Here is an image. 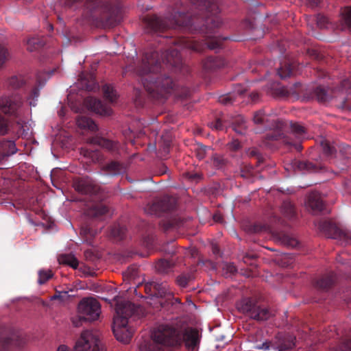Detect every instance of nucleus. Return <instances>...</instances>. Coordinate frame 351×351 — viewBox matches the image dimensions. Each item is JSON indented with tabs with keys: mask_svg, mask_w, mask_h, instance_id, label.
<instances>
[{
	"mask_svg": "<svg viewBox=\"0 0 351 351\" xmlns=\"http://www.w3.org/2000/svg\"><path fill=\"white\" fill-rule=\"evenodd\" d=\"M282 242L285 245L291 247H295L298 245V240L295 238H293L289 235L283 236Z\"/></svg>",
	"mask_w": 351,
	"mask_h": 351,
	"instance_id": "nucleus-39",
	"label": "nucleus"
},
{
	"mask_svg": "<svg viewBox=\"0 0 351 351\" xmlns=\"http://www.w3.org/2000/svg\"><path fill=\"white\" fill-rule=\"evenodd\" d=\"M176 206L175 199L165 197L160 200H156L152 204H147L145 208V212L149 214H158L172 210Z\"/></svg>",
	"mask_w": 351,
	"mask_h": 351,
	"instance_id": "nucleus-10",
	"label": "nucleus"
},
{
	"mask_svg": "<svg viewBox=\"0 0 351 351\" xmlns=\"http://www.w3.org/2000/svg\"><path fill=\"white\" fill-rule=\"evenodd\" d=\"M154 288L158 291V293L160 296L166 294V289L165 287H163L162 285H159L158 283H154L153 285Z\"/></svg>",
	"mask_w": 351,
	"mask_h": 351,
	"instance_id": "nucleus-51",
	"label": "nucleus"
},
{
	"mask_svg": "<svg viewBox=\"0 0 351 351\" xmlns=\"http://www.w3.org/2000/svg\"><path fill=\"white\" fill-rule=\"evenodd\" d=\"M208 147L202 145L198 144L197 145V147L195 149V152L196 154V156L199 159L202 160L205 158L206 154V149Z\"/></svg>",
	"mask_w": 351,
	"mask_h": 351,
	"instance_id": "nucleus-38",
	"label": "nucleus"
},
{
	"mask_svg": "<svg viewBox=\"0 0 351 351\" xmlns=\"http://www.w3.org/2000/svg\"><path fill=\"white\" fill-rule=\"evenodd\" d=\"M273 94L276 97H286L290 94V91L285 86H280L274 90Z\"/></svg>",
	"mask_w": 351,
	"mask_h": 351,
	"instance_id": "nucleus-42",
	"label": "nucleus"
},
{
	"mask_svg": "<svg viewBox=\"0 0 351 351\" xmlns=\"http://www.w3.org/2000/svg\"><path fill=\"white\" fill-rule=\"evenodd\" d=\"M210 22V23L213 22V27H218L220 23L218 20H217V21H215L214 19H208L207 23L208 24Z\"/></svg>",
	"mask_w": 351,
	"mask_h": 351,
	"instance_id": "nucleus-59",
	"label": "nucleus"
},
{
	"mask_svg": "<svg viewBox=\"0 0 351 351\" xmlns=\"http://www.w3.org/2000/svg\"><path fill=\"white\" fill-rule=\"evenodd\" d=\"M17 81V77H12L10 80V84L11 85H12L13 86L16 87V86H15V82Z\"/></svg>",
	"mask_w": 351,
	"mask_h": 351,
	"instance_id": "nucleus-62",
	"label": "nucleus"
},
{
	"mask_svg": "<svg viewBox=\"0 0 351 351\" xmlns=\"http://www.w3.org/2000/svg\"><path fill=\"white\" fill-rule=\"evenodd\" d=\"M292 132L296 135H302L305 133V128L298 123H293L291 125Z\"/></svg>",
	"mask_w": 351,
	"mask_h": 351,
	"instance_id": "nucleus-45",
	"label": "nucleus"
},
{
	"mask_svg": "<svg viewBox=\"0 0 351 351\" xmlns=\"http://www.w3.org/2000/svg\"><path fill=\"white\" fill-rule=\"evenodd\" d=\"M74 351H104V349L96 334L90 330H85L77 340Z\"/></svg>",
	"mask_w": 351,
	"mask_h": 351,
	"instance_id": "nucleus-6",
	"label": "nucleus"
},
{
	"mask_svg": "<svg viewBox=\"0 0 351 351\" xmlns=\"http://www.w3.org/2000/svg\"><path fill=\"white\" fill-rule=\"evenodd\" d=\"M177 282L180 286L184 287L188 284V278L184 276H180L177 278Z\"/></svg>",
	"mask_w": 351,
	"mask_h": 351,
	"instance_id": "nucleus-52",
	"label": "nucleus"
},
{
	"mask_svg": "<svg viewBox=\"0 0 351 351\" xmlns=\"http://www.w3.org/2000/svg\"><path fill=\"white\" fill-rule=\"evenodd\" d=\"M265 119L266 116L262 111L257 112L254 116V121L255 123H263Z\"/></svg>",
	"mask_w": 351,
	"mask_h": 351,
	"instance_id": "nucleus-47",
	"label": "nucleus"
},
{
	"mask_svg": "<svg viewBox=\"0 0 351 351\" xmlns=\"http://www.w3.org/2000/svg\"><path fill=\"white\" fill-rule=\"evenodd\" d=\"M23 107V100L19 95L2 97L0 99V109L5 114L16 115Z\"/></svg>",
	"mask_w": 351,
	"mask_h": 351,
	"instance_id": "nucleus-9",
	"label": "nucleus"
},
{
	"mask_svg": "<svg viewBox=\"0 0 351 351\" xmlns=\"http://www.w3.org/2000/svg\"><path fill=\"white\" fill-rule=\"evenodd\" d=\"M182 341L189 350H193L199 343V333L196 329L187 328L182 332Z\"/></svg>",
	"mask_w": 351,
	"mask_h": 351,
	"instance_id": "nucleus-15",
	"label": "nucleus"
},
{
	"mask_svg": "<svg viewBox=\"0 0 351 351\" xmlns=\"http://www.w3.org/2000/svg\"><path fill=\"white\" fill-rule=\"evenodd\" d=\"M112 331L116 339L125 343L130 341L133 334L132 330L128 327V321L120 316L114 317Z\"/></svg>",
	"mask_w": 351,
	"mask_h": 351,
	"instance_id": "nucleus-7",
	"label": "nucleus"
},
{
	"mask_svg": "<svg viewBox=\"0 0 351 351\" xmlns=\"http://www.w3.org/2000/svg\"><path fill=\"white\" fill-rule=\"evenodd\" d=\"M281 212L283 215L288 218L291 219L295 216V208L293 204L289 201H285L281 206Z\"/></svg>",
	"mask_w": 351,
	"mask_h": 351,
	"instance_id": "nucleus-23",
	"label": "nucleus"
},
{
	"mask_svg": "<svg viewBox=\"0 0 351 351\" xmlns=\"http://www.w3.org/2000/svg\"><path fill=\"white\" fill-rule=\"evenodd\" d=\"M158 57L157 52L145 54L136 69V72L142 76V83L148 92L156 93L163 96L172 88L173 82L171 79L168 77L158 76L161 65L156 60Z\"/></svg>",
	"mask_w": 351,
	"mask_h": 351,
	"instance_id": "nucleus-1",
	"label": "nucleus"
},
{
	"mask_svg": "<svg viewBox=\"0 0 351 351\" xmlns=\"http://www.w3.org/2000/svg\"><path fill=\"white\" fill-rule=\"evenodd\" d=\"M230 149L237 150L240 147V143L238 141H234L228 144Z\"/></svg>",
	"mask_w": 351,
	"mask_h": 351,
	"instance_id": "nucleus-56",
	"label": "nucleus"
},
{
	"mask_svg": "<svg viewBox=\"0 0 351 351\" xmlns=\"http://www.w3.org/2000/svg\"><path fill=\"white\" fill-rule=\"evenodd\" d=\"M124 230L120 228H114L112 229L111 234L113 237L118 238L119 239H121L123 237Z\"/></svg>",
	"mask_w": 351,
	"mask_h": 351,
	"instance_id": "nucleus-48",
	"label": "nucleus"
},
{
	"mask_svg": "<svg viewBox=\"0 0 351 351\" xmlns=\"http://www.w3.org/2000/svg\"><path fill=\"white\" fill-rule=\"evenodd\" d=\"M306 206L313 213H317L322 210L324 203L320 195L317 192L311 193L307 197Z\"/></svg>",
	"mask_w": 351,
	"mask_h": 351,
	"instance_id": "nucleus-14",
	"label": "nucleus"
},
{
	"mask_svg": "<svg viewBox=\"0 0 351 351\" xmlns=\"http://www.w3.org/2000/svg\"><path fill=\"white\" fill-rule=\"evenodd\" d=\"M209 125L211 128L217 130H221L223 129L222 122L219 119H217L215 122L209 123Z\"/></svg>",
	"mask_w": 351,
	"mask_h": 351,
	"instance_id": "nucleus-50",
	"label": "nucleus"
},
{
	"mask_svg": "<svg viewBox=\"0 0 351 351\" xmlns=\"http://www.w3.org/2000/svg\"><path fill=\"white\" fill-rule=\"evenodd\" d=\"M234 130L236 132H238L239 134H243L245 131V126H241L240 130H237V128H234Z\"/></svg>",
	"mask_w": 351,
	"mask_h": 351,
	"instance_id": "nucleus-61",
	"label": "nucleus"
},
{
	"mask_svg": "<svg viewBox=\"0 0 351 351\" xmlns=\"http://www.w3.org/2000/svg\"><path fill=\"white\" fill-rule=\"evenodd\" d=\"M77 126L82 129H88L91 131L97 130L96 124L88 117L85 116L79 117L76 119Z\"/></svg>",
	"mask_w": 351,
	"mask_h": 351,
	"instance_id": "nucleus-20",
	"label": "nucleus"
},
{
	"mask_svg": "<svg viewBox=\"0 0 351 351\" xmlns=\"http://www.w3.org/2000/svg\"><path fill=\"white\" fill-rule=\"evenodd\" d=\"M163 64H169L173 66H178L181 62L180 56L177 49H172L162 54Z\"/></svg>",
	"mask_w": 351,
	"mask_h": 351,
	"instance_id": "nucleus-17",
	"label": "nucleus"
},
{
	"mask_svg": "<svg viewBox=\"0 0 351 351\" xmlns=\"http://www.w3.org/2000/svg\"><path fill=\"white\" fill-rule=\"evenodd\" d=\"M342 29L351 28V7H346L342 9L341 12Z\"/></svg>",
	"mask_w": 351,
	"mask_h": 351,
	"instance_id": "nucleus-22",
	"label": "nucleus"
},
{
	"mask_svg": "<svg viewBox=\"0 0 351 351\" xmlns=\"http://www.w3.org/2000/svg\"><path fill=\"white\" fill-rule=\"evenodd\" d=\"M86 104L89 109L101 116H109L112 112L110 108L103 104L100 100L95 98H88L86 100Z\"/></svg>",
	"mask_w": 351,
	"mask_h": 351,
	"instance_id": "nucleus-13",
	"label": "nucleus"
},
{
	"mask_svg": "<svg viewBox=\"0 0 351 351\" xmlns=\"http://www.w3.org/2000/svg\"><path fill=\"white\" fill-rule=\"evenodd\" d=\"M53 276L52 271L49 269L48 270H40L39 271V278L38 282L39 284L42 285L45 283L48 280H49Z\"/></svg>",
	"mask_w": 351,
	"mask_h": 351,
	"instance_id": "nucleus-33",
	"label": "nucleus"
},
{
	"mask_svg": "<svg viewBox=\"0 0 351 351\" xmlns=\"http://www.w3.org/2000/svg\"><path fill=\"white\" fill-rule=\"evenodd\" d=\"M213 165L217 168L222 167L224 164V159L222 156L215 154L212 156Z\"/></svg>",
	"mask_w": 351,
	"mask_h": 351,
	"instance_id": "nucleus-41",
	"label": "nucleus"
},
{
	"mask_svg": "<svg viewBox=\"0 0 351 351\" xmlns=\"http://www.w3.org/2000/svg\"><path fill=\"white\" fill-rule=\"evenodd\" d=\"M207 45L210 49H215L220 46V43L217 40H215L214 42H208Z\"/></svg>",
	"mask_w": 351,
	"mask_h": 351,
	"instance_id": "nucleus-55",
	"label": "nucleus"
},
{
	"mask_svg": "<svg viewBox=\"0 0 351 351\" xmlns=\"http://www.w3.org/2000/svg\"><path fill=\"white\" fill-rule=\"evenodd\" d=\"M80 154L86 158H90L94 162H99L102 160L101 154L97 151H92L85 148H82Z\"/></svg>",
	"mask_w": 351,
	"mask_h": 351,
	"instance_id": "nucleus-27",
	"label": "nucleus"
},
{
	"mask_svg": "<svg viewBox=\"0 0 351 351\" xmlns=\"http://www.w3.org/2000/svg\"><path fill=\"white\" fill-rule=\"evenodd\" d=\"M116 300V315L114 317H125L128 321L129 317L134 316L140 317L143 315V308L141 306H134L129 301L122 300L120 298H115Z\"/></svg>",
	"mask_w": 351,
	"mask_h": 351,
	"instance_id": "nucleus-8",
	"label": "nucleus"
},
{
	"mask_svg": "<svg viewBox=\"0 0 351 351\" xmlns=\"http://www.w3.org/2000/svg\"><path fill=\"white\" fill-rule=\"evenodd\" d=\"M138 348L140 351H164V347L152 339L141 342Z\"/></svg>",
	"mask_w": 351,
	"mask_h": 351,
	"instance_id": "nucleus-19",
	"label": "nucleus"
},
{
	"mask_svg": "<svg viewBox=\"0 0 351 351\" xmlns=\"http://www.w3.org/2000/svg\"><path fill=\"white\" fill-rule=\"evenodd\" d=\"M152 339L163 347L179 346L182 342V331L168 324H161L154 329Z\"/></svg>",
	"mask_w": 351,
	"mask_h": 351,
	"instance_id": "nucleus-3",
	"label": "nucleus"
},
{
	"mask_svg": "<svg viewBox=\"0 0 351 351\" xmlns=\"http://www.w3.org/2000/svg\"><path fill=\"white\" fill-rule=\"evenodd\" d=\"M58 260L60 264L69 265L73 269H76L79 265L78 261L72 254H61Z\"/></svg>",
	"mask_w": 351,
	"mask_h": 351,
	"instance_id": "nucleus-21",
	"label": "nucleus"
},
{
	"mask_svg": "<svg viewBox=\"0 0 351 351\" xmlns=\"http://www.w3.org/2000/svg\"><path fill=\"white\" fill-rule=\"evenodd\" d=\"M12 338L7 335L0 336V351H5L7 348L12 344Z\"/></svg>",
	"mask_w": 351,
	"mask_h": 351,
	"instance_id": "nucleus-34",
	"label": "nucleus"
},
{
	"mask_svg": "<svg viewBox=\"0 0 351 351\" xmlns=\"http://www.w3.org/2000/svg\"><path fill=\"white\" fill-rule=\"evenodd\" d=\"M32 94L34 95V97H38V95H39V90L38 88H35L32 90Z\"/></svg>",
	"mask_w": 351,
	"mask_h": 351,
	"instance_id": "nucleus-63",
	"label": "nucleus"
},
{
	"mask_svg": "<svg viewBox=\"0 0 351 351\" xmlns=\"http://www.w3.org/2000/svg\"><path fill=\"white\" fill-rule=\"evenodd\" d=\"M120 22V19L113 16V12L105 14L101 17V25L104 27H113Z\"/></svg>",
	"mask_w": 351,
	"mask_h": 351,
	"instance_id": "nucleus-24",
	"label": "nucleus"
},
{
	"mask_svg": "<svg viewBox=\"0 0 351 351\" xmlns=\"http://www.w3.org/2000/svg\"><path fill=\"white\" fill-rule=\"evenodd\" d=\"M101 313V305L93 298H84L80 301L77 307V315L72 317V323L75 327H80L84 322L97 320Z\"/></svg>",
	"mask_w": 351,
	"mask_h": 351,
	"instance_id": "nucleus-2",
	"label": "nucleus"
},
{
	"mask_svg": "<svg viewBox=\"0 0 351 351\" xmlns=\"http://www.w3.org/2000/svg\"><path fill=\"white\" fill-rule=\"evenodd\" d=\"M278 74L281 79L289 77L291 74L290 66H285V67L281 66L278 69Z\"/></svg>",
	"mask_w": 351,
	"mask_h": 351,
	"instance_id": "nucleus-40",
	"label": "nucleus"
},
{
	"mask_svg": "<svg viewBox=\"0 0 351 351\" xmlns=\"http://www.w3.org/2000/svg\"><path fill=\"white\" fill-rule=\"evenodd\" d=\"M213 219L215 221H220L221 217L220 215L216 214L214 215Z\"/></svg>",
	"mask_w": 351,
	"mask_h": 351,
	"instance_id": "nucleus-64",
	"label": "nucleus"
},
{
	"mask_svg": "<svg viewBox=\"0 0 351 351\" xmlns=\"http://www.w3.org/2000/svg\"><path fill=\"white\" fill-rule=\"evenodd\" d=\"M174 21L168 24L165 21L156 16H147L144 18V22L147 27L153 32H163L169 28H175L176 26L186 25L185 19L186 16L184 13L178 12L174 16Z\"/></svg>",
	"mask_w": 351,
	"mask_h": 351,
	"instance_id": "nucleus-5",
	"label": "nucleus"
},
{
	"mask_svg": "<svg viewBox=\"0 0 351 351\" xmlns=\"http://www.w3.org/2000/svg\"><path fill=\"white\" fill-rule=\"evenodd\" d=\"M57 351H71V350L67 346H66L64 345H61L58 347Z\"/></svg>",
	"mask_w": 351,
	"mask_h": 351,
	"instance_id": "nucleus-58",
	"label": "nucleus"
},
{
	"mask_svg": "<svg viewBox=\"0 0 351 351\" xmlns=\"http://www.w3.org/2000/svg\"><path fill=\"white\" fill-rule=\"evenodd\" d=\"M17 152L16 144L12 141H0V160L14 154Z\"/></svg>",
	"mask_w": 351,
	"mask_h": 351,
	"instance_id": "nucleus-16",
	"label": "nucleus"
},
{
	"mask_svg": "<svg viewBox=\"0 0 351 351\" xmlns=\"http://www.w3.org/2000/svg\"><path fill=\"white\" fill-rule=\"evenodd\" d=\"M10 58L8 50L0 44V69H1L5 63Z\"/></svg>",
	"mask_w": 351,
	"mask_h": 351,
	"instance_id": "nucleus-32",
	"label": "nucleus"
},
{
	"mask_svg": "<svg viewBox=\"0 0 351 351\" xmlns=\"http://www.w3.org/2000/svg\"><path fill=\"white\" fill-rule=\"evenodd\" d=\"M43 41L38 37H33L27 40V49L29 51H34L41 46H43Z\"/></svg>",
	"mask_w": 351,
	"mask_h": 351,
	"instance_id": "nucleus-30",
	"label": "nucleus"
},
{
	"mask_svg": "<svg viewBox=\"0 0 351 351\" xmlns=\"http://www.w3.org/2000/svg\"><path fill=\"white\" fill-rule=\"evenodd\" d=\"M220 102L223 104H228L232 103V99L230 96H224L220 98Z\"/></svg>",
	"mask_w": 351,
	"mask_h": 351,
	"instance_id": "nucleus-57",
	"label": "nucleus"
},
{
	"mask_svg": "<svg viewBox=\"0 0 351 351\" xmlns=\"http://www.w3.org/2000/svg\"><path fill=\"white\" fill-rule=\"evenodd\" d=\"M73 186L75 191L82 194H94L99 191V186L88 178L75 180Z\"/></svg>",
	"mask_w": 351,
	"mask_h": 351,
	"instance_id": "nucleus-11",
	"label": "nucleus"
},
{
	"mask_svg": "<svg viewBox=\"0 0 351 351\" xmlns=\"http://www.w3.org/2000/svg\"><path fill=\"white\" fill-rule=\"evenodd\" d=\"M173 264L171 261L162 260L157 263L156 265V269L161 273H167L172 267Z\"/></svg>",
	"mask_w": 351,
	"mask_h": 351,
	"instance_id": "nucleus-31",
	"label": "nucleus"
},
{
	"mask_svg": "<svg viewBox=\"0 0 351 351\" xmlns=\"http://www.w3.org/2000/svg\"><path fill=\"white\" fill-rule=\"evenodd\" d=\"M237 306L239 311L257 321L267 320L272 315L267 308L252 302L250 298L241 300L237 303Z\"/></svg>",
	"mask_w": 351,
	"mask_h": 351,
	"instance_id": "nucleus-4",
	"label": "nucleus"
},
{
	"mask_svg": "<svg viewBox=\"0 0 351 351\" xmlns=\"http://www.w3.org/2000/svg\"><path fill=\"white\" fill-rule=\"evenodd\" d=\"M80 234L84 236L86 239H90L97 234V232L92 230L88 226H82L81 228Z\"/></svg>",
	"mask_w": 351,
	"mask_h": 351,
	"instance_id": "nucleus-35",
	"label": "nucleus"
},
{
	"mask_svg": "<svg viewBox=\"0 0 351 351\" xmlns=\"http://www.w3.org/2000/svg\"><path fill=\"white\" fill-rule=\"evenodd\" d=\"M103 170L106 171L112 174H118L123 171V167L121 164L112 161L103 167Z\"/></svg>",
	"mask_w": 351,
	"mask_h": 351,
	"instance_id": "nucleus-26",
	"label": "nucleus"
},
{
	"mask_svg": "<svg viewBox=\"0 0 351 351\" xmlns=\"http://www.w3.org/2000/svg\"><path fill=\"white\" fill-rule=\"evenodd\" d=\"M87 143L99 145L112 153L117 152L119 149V143L117 141H111L98 136L87 139Z\"/></svg>",
	"mask_w": 351,
	"mask_h": 351,
	"instance_id": "nucleus-12",
	"label": "nucleus"
},
{
	"mask_svg": "<svg viewBox=\"0 0 351 351\" xmlns=\"http://www.w3.org/2000/svg\"><path fill=\"white\" fill-rule=\"evenodd\" d=\"M295 346L293 339L291 338L287 344H282L278 351H289Z\"/></svg>",
	"mask_w": 351,
	"mask_h": 351,
	"instance_id": "nucleus-49",
	"label": "nucleus"
},
{
	"mask_svg": "<svg viewBox=\"0 0 351 351\" xmlns=\"http://www.w3.org/2000/svg\"><path fill=\"white\" fill-rule=\"evenodd\" d=\"M224 65V60L219 57H208L203 62V67L207 71H214Z\"/></svg>",
	"mask_w": 351,
	"mask_h": 351,
	"instance_id": "nucleus-18",
	"label": "nucleus"
},
{
	"mask_svg": "<svg viewBox=\"0 0 351 351\" xmlns=\"http://www.w3.org/2000/svg\"><path fill=\"white\" fill-rule=\"evenodd\" d=\"M180 45L182 48L190 49L195 51H199L201 50L199 45L192 40L186 38L182 39L180 41Z\"/></svg>",
	"mask_w": 351,
	"mask_h": 351,
	"instance_id": "nucleus-28",
	"label": "nucleus"
},
{
	"mask_svg": "<svg viewBox=\"0 0 351 351\" xmlns=\"http://www.w3.org/2000/svg\"><path fill=\"white\" fill-rule=\"evenodd\" d=\"M104 97L110 102H115L117 99V94L114 88L108 84H106L102 88Z\"/></svg>",
	"mask_w": 351,
	"mask_h": 351,
	"instance_id": "nucleus-25",
	"label": "nucleus"
},
{
	"mask_svg": "<svg viewBox=\"0 0 351 351\" xmlns=\"http://www.w3.org/2000/svg\"><path fill=\"white\" fill-rule=\"evenodd\" d=\"M317 25L319 26L321 28L327 27V24L328 23V17L324 15H318L317 17Z\"/></svg>",
	"mask_w": 351,
	"mask_h": 351,
	"instance_id": "nucleus-46",
	"label": "nucleus"
},
{
	"mask_svg": "<svg viewBox=\"0 0 351 351\" xmlns=\"http://www.w3.org/2000/svg\"><path fill=\"white\" fill-rule=\"evenodd\" d=\"M108 211V208L106 206L99 204L90 208L88 211V215L93 217H99L105 215Z\"/></svg>",
	"mask_w": 351,
	"mask_h": 351,
	"instance_id": "nucleus-29",
	"label": "nucleus"
},
{
	"mask_svg": "<svg viewBox=\"0 0 351 351\" xmlns=\"http://www.w3.org/2000/svg\"><path fill=\"white\" fill-rule=\"evenodd\" d=\"M315 94L317 99L322 102L326 101L328 99L326 90L322 87H317L315 90Z\"/></svg>",
	"mask_w": 351,
	"mask_h": 351,
	"instance_id": "nucleus-37",
	"label": "nucleus"
},
{
	"mask_svg": "<svg viewBox=\"0 0 351 351\" xmlns=\"http://www.w3.org/2000/svg\"><path fill=\"white\" fill-rule=\"evenodd\" d=\"M224 269H226L230 274H233L237 271L236 267L232 263L226 264Z\"/></svg>",
	"mask_w": 351,
	"mask_h": 351,
	"instance_id": "nucleus-53",
	"label": "nucleus"
},
{
	"mask_svg": "<svg viewBox=\"0 0 351 351\" xmlns=\"http://www.w3.org/2000/svg\"><path fill=\"white\" fill-rule=\"evenodd\" d=\"M332 284V280L331 278H323L317 282V287L320 289H325L330 287Z\"/></svg>",
	"mask_w": 351,
	"mask_h": 351,
	"instance_id": "nucleus-36",
	"label": "nucleus"
},
{
	"mask_svg": "<svg viewBox=\"0 0 351 351\" xmlns=\"http://www.w3.org/2000/svg\"><path fill=\"white\" fill-rule=\"evenodd\" d=\"M343 237H344V240L347 244H351V237L350 236H349L348 234H345L343 236Z\"/></svg>",
	"mask_w": 351,
	"mask_h": 351,
	"instance_id": "nucleus-60",
	"label": "nucleus"
},
{
	"mask_svg": "<svg viewBox=\"0 0 351 351\" xmlns=\"http://www.w3.org/2000/svg\"><path fill=\"white\" fill-rule=\"evenodd\" d=\"M8 131V123L7 119L0 114V134L5 135Z\"/></svg>",
	"mask_w": 351,
	"mask_h": 351,
	"instance_id": "nucleus-43",
	"label": "nucleus"
},
{
	"mask_svg": "<svg viewBox=\"0 0 351 351\" xmlns=\"http://www.w3.org/2000/svg\"><path fill=\"white\" fill-rule=\"evenodd\" d=\"M321 146L324 153L327 155H332L335 152L334 147L330 146L329 143L326 141H323L321 143Z\"/></svg>",
	"mask_w": 351,
	"mask_h": 351,
	"instance_id": "nucleus-44",
	"label": "nucleus"
},
{
	"mask_svg": "<svg viewBox=\"0 0 351 351\" xmlns=\"http://www.w3.org/2000/svg\"><path fill=\"white\" fill-rule=\"evenodd\" d=\"M68 293V291H56V294L51 297V300H56V299H62L63 298V295H66Z\"/></svg>",
	"mask_w": 351,
	"mask_h": 351,
	"instance_id": "nucleus-54",
	"label": "nucleus"
}]
</instances>
